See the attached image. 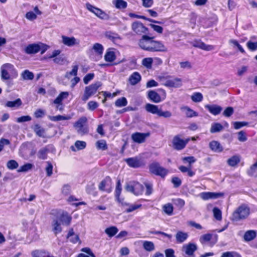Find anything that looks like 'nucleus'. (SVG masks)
<instances>
[{"label": "nucleus", "mask_w": 257, "mask_h": 257, "mask_svg": "<svg viewBox=\"0 0 257 257\" xmlns=\"http://www.w3.org/2000/svg\"><path fill=\"white\" fill-rule=\"evenodd\" d=\"M191 99L195 102H199L203 100V95L200 92H195L191 95Z\"/></svg>", "instance_id": "49"}, {"label": "nucleus", "mask_w": 257, "mask_h": 257, "mask_svg": "<svg viewBox=\"0 0 257 257\" xmlns=\"http://www.w3.org/2000/svg\"><path fill=\"white\" fill-rule=\"evenodd\" d=\"M22 104V102L20 98H18L14 101H8L5 106L11 108H18Z\"/></svg>", "instance_id": "33"}, {"label": "nucleus", "mask_w": 257, "mask_h": 257, "mask_svg": "<svg viewBox=\"0 0 257 257\" xmlns=\"http://www.w3.org/2000/svg\"><path fill=\"white\" fill-rule=\"evenodd\" d=\"M101 86L100 82H96L94 83L85 87L84 92L81 99L85 102L97 91L98 88Z\"/></svg>", "instance_id": "3"}, {"label": "nucleus", "mask_w": 257, "mask_h": 257, "mask_svg": "<svg viewBox=\"0 0 257 257\" xmlns=\"http://www.w3.org/2000/svg\"><path fill=\"white\" fill-rule=\"evenodd\" d=\"M163 211L168 215H172L174 210L173 205L170 203L165 204L162 207Z\"/></svg>", "instance_id": "39"}, {"label": "nucleus", "mask_w": 257, "mask_h": 257, "mask_svg": "<svg viewBox=\"0 0 257 257\" xmlns=\"http://www.w3.org/2000/svg\"><path fill=\"white\" fill-rule=\"evenodd\" d=\"M19 166V164L17 162L14 160H10L7 164V167L10 170H14L17 169Z\"/></svg>", "instance_id": "58"}, {"label": "nucleus", "mask_w": 257, "mask_h": 257, "mask_svg": "<svg viewBox=\"0 0 257 257\" xmlns=\"http://www.w3.org/2000/svg\"><path fill=\"white\" fill-rule=\"evenodd\" d=\"M34 131L39 137H44L45 130L41 127L39 124H36L35 125Z\"/></svg>", "instance_id": "43"}, {"label": "nucleus", "mask_w": 257, "mask_h": 257, "mask_svg": "<svg viewBox=\"0 0 257 257\" xmlns=\"http://www.w3.org/2000/svg\"><path fill=\"white\" fill-rule=\"evenodd\" d=\"M67 237L73 243H76L78 242L80 243L81 242L78 235L74 233L73 229L69 230Z\"/></svg>", "instance_id": "27"}, {"label": "nucleus", "mask_w": 257, "mask_h": 257, "mask_svg": "<svg viewBox=\"0 0 257 257\" xmlns=\"http://www.w3.org/2000/svg\"><path fill=\"white\" fill-rule=\"evenodd\" d=\"M193 46L205 51H211L215 49L213 45H206L201 40H196L193 42Z\"/></svg>", "instance_id": "15"}, {"label": "nucleus", "mask_w": 257, "mask_h": 257, "mask_svg": "<svg viewBox=\"0 0 257 257\" xmlns=\"http://www.w3.org/2000/svg\"><path fill=\"white\" fill-rule=\"evenodd\" d=\"M181 68L182 69L189 70L192 68V64L191 62L188 61L180 62Z\"/></svg>", "instance_id": "62"}, {"label": "nucleus", "mask_w": 257, "mask_h": 257, "mask_svg": "<svg viewBox=\"0 0 257 257\" xmlns=\"http://www.w3.org/2000/svg\"><path fill=\"white\" fill-rule=\"evenodd\" d=\"M49 118L52 121H57L62 120H68L70 118V117L58 115L56 116H49Z\"/></svg>", "instance_id": "50"}, {"label": "nucleus", "mask_w": 257, "mask_h": 257, "mask_svg": "<svg viewBox=\"0 0 257 257\" xmlns=\"http://www.w3.org/2000/svg\"><path fill=\"white\" fill-rule=\"evenodd\" d=\"M153 59L151 57L144 58L142 61V64L148 69H151L152 68Z\"/></svg>", "instance_id": "38"}, {"label": "nucleus", "mask_w": 257, "mask_h": 257, "mask_svg": "<svg viewBox=\"0 0 257 257\" xmlns=\"http://www.w3.org/2000/svg\"><path fill=\"white\" fill-rule=\"evenodd\" d=\"M105 36L107 38L114 42L117 40L120 39V36L118 34L110 31L107 32L105 33Z\"/></svg>", "instance_id": "40"}, {"label": "nucleus", "mask_w": 257, "mask_h": 257, "mask_svg": "<svg viewBox=\"0 0 257 257\" xmlns=\"http://www.w3.org/2000/svg\"><path fill=\"white\" fill-rule=\"evenodd\" d=\"M197 249L198 247L196 243L189 242L182 246V251L184 253L185 257H195L194 253Z\"/></svg>", "instance_id": "7"}, {"label": "nucleus", "mask_w": 257, "mask_h": 257, "mask_svg": "<svg viewBox=\"0 0 257 257\" xmlns=\"http://www.w3.org/2000/svg\"><path fill=\"white\" fill-rule=\"evenodd\" d=\"M1 77L4 80H8L11 75H17V72L14 65L10 63H6L1 67Z\"/></svg>", "instance_id": "5"}, {"label": "nucleus", "mask_w": 257, "mask_h": 257, "mask_svg": "<svg viewBox=\"0 0 257 257\" xmlns=\"http://www.w3.org/2000/svg\"><path fill=\"white\" fill-rule=\"evenodd\" d=\"M239 161L240 159L239 157L237 156H234L227 160V163L229 166L233 167L236 165L239 162Z\"/></svg>", "instance_id": "51"}, {"label": "nucleus", "mask_w": 257, "mask_h": 257, "mask_svg": "<svg viewBox=\"0 0 257 257\" xmlns=\"http://www.w3.org/2000/svg\"><path fill=\"white\" fill-rule=\"evenodd\" d=\"M22 76L25 80H32L34 77V74L28 70H25L22 73Z\"/></svg>", "instance_id": "52"}, {"label": "nucleus", "mask_w": 257, "mask_h": 257, "mask_svg": "<svg viewBox=\"0 0 257 257\" xmlns=\"http://www.w3.org/2000/svg\"><path fill=\"white\" fill-rule=\"evenodd\" d=\"M61 38L62 43L67 46L73 47L79 44V41L74 37H69L63 35Z\"/></svg>", "instance_id": "13"}, {"label": "nucleus", "mask_w": 257, "mask_h": 257, "mask_svg": "<svg viewBox=\"0 0 257 257\" xmlns=\"http://www.w3.org/2000/svg\"><path fill=\"white\" fill-rule=\"evenodd\" d=\"M249 213V207L246 204H241L233 211L231 220L233 221H238L245 219L248 216Z\"/></svg>", "instance_id": "2"}, {"label": "nucleus", "mask_w": 257, "mask_h": 257, "mask_svg": "<svg viewBox=\"0 0 257 257\" xmlns=\"http://www.w3.org/2000/svg\"><path fill=\"white\" fill-rule=\"evenodd\" d=\"M144 185L146 187L145 195L147 196L151 195L153 192V184L151 182H146L144 183Z\"/></svg>", "instance_id": "47"}, {"label": "nucleus", "mask_w": 257, "mask_h": 257, "mask_svg": "<svg viewBox=\"0 0 257 257\" xmlns=\"http://www.w3.org/2000/svg\"><path fill=\"white\" fill-rule=\"evenodd\" d=\"M223 129V125L218 122H214L212 123L210 132L211 133H216L222 131Z\"/></svg>", "instance_id": "32"}, {"label": "nucleus", "mask_w": 257, "mask_h": 257, "mask_svg": "<svg viewBox=\"0 0 257 257\" xmlns=\"http://www.w3.org/2000/svg\"><path fill=\"white\" fill-rule=\"evenodd\" d=\"M99 106V104L95 101H90L88 102L87 109L90 111H93Z\"/></svg>", "instance_id": "59"}, {"label": "nucleus", "mask_w": 257, "mask_h": 257, "mask_svg": "<svg viewBox=\"0 0 257 257\" xmlns=\"http://www.w3.org/2000/svg\"><path fill=\"white\" fill-rule=\"evenodd\" d=\"M145 109L149 113L158 115L160 108H159L157 105L151 103H147L145 105Z\"/></svg>", "instance_id": "24"}, {"label": "nucleus", "mask_w": 257, "mask_h": 257, "mask_svg": "<svg viewBox=\"0 0 257 257\" xmlns=\"http://www.w3.org/2000/svg\"><path fill=\"white\" fill-rule=\"evenodd\" d=\"M94 52L99 55H101L103 52V47L99 43H95L92 47Z\"/></svg>", "instance_id": "45"}, {"label": "nucleus", "mask_w": 257, "mask_h": 257, "mask_svg": "<svg viewBox=\"0 0 257 257\" xmlns=\"http://www.w3.org/2000/svg\"><path fill=\"white\" fill-rule=\"evenodd\" d=\"M150 135L149 132L146 133L136 132L132 135L131 138L134 142L142 144L145 142L146 138L150 137Z\"/></svg>", "instance_id": "11"}, {"label": "nucleus", "mask_w": 257, "mask_h": 257, "mask_svg": "<svg viewBox=\"0 0 257 257\" xmlns=\"http://www.w3.org/2000/svg\"><path fill=\"white\" fill-rule=\"evenodd\" d=\"M142 79V76L138 72L133 73L129 77L128 81L132 85H135L139 83Z\"/></svg>", "instance_id": "21"}, {"label": "nucleus", "mask_w": 257, "mask_h": 257, "mask_svg": "<svg viewBox=\"0 0 257 257\" xmlns=\"http://www.w3.org/2000/svg\"><path fill=\"white\" fill-rule=\"evenodd\" d=\"M112 4L118 9H124L127 7V3L123 0H113Z\"/></svg>", "instance_id": "35"}, {"label": "nucleus", "mask_w": 257, "mask_h": 257, "mask_svg": "<svg viewBox=\"0 0 257 257\" xmlns=\"http://www.w3.org/2000/svg\"><path fill=\"white\" fill-rule=\"evenodd\" d=\"M212 237V234L210 233H207L201 235L199 238V240L202 244L208 242L211 240Z\"/></svg>", "instance_id": "56"}, {"label": "nucleus", "mask_w": 257, "mask_h": 257, "mask_svg": "<svg viewBox=\"0 0 257 257\" xmlns=\"http://www.w3.org/2000/svg\"><path fill=\"white\" fill-rule=\"evenodd\" d=\"M51 148L52 146L50 145H47L41 148L37 153V157L41 160L47 159L48 153Z\"/></svg>", "instance_id": "17"}, {"label": "nucleus", "mask_w": 257, "mask_h": 257, "mask_svg": "<svg viewBox=\"0 0 257 257\" xmlns=\"http://www.w3.org/2000/svg\"><path fill=\"white\" fill-rule=\"evenodd\" d=\"M188 236L189 235L187 232L181 231H178L175 235L176 241L179 243L184 242L188 238Z\"/></svg>", "instance_id": "25"}, {"label": "nucleus", "mask_w": 257, "mask_h": 257, "mask_svg": "<svg viewBox=\"0 0 257 257\" xmlns=\"http://www.w3.org/2000/svg\"><path fill=\"white\" fill-rule=\"evenodd\" d=\"M166 86L178 88L182 85V79L179 78L168 79L164 83Z\"/></svg>", "instance_id": "14"}, {"label": "nucleus", "mask_w": 257, "mask_h": 257, "mask_svg": "<svg viewBox=\"0 0 257 257\" xmlns=\"http://www.w3.org/2000/svg\"><path fill=\"white\" fill-rule=\"evenodd\" d=\"M132 30L138 35H142L146 34L148 32V28H146L144 25L140 22L137 21L132 24Z\"/></svg>", "instance_id": "12"}, {"label": "nucleus", "mask_w": 257, "mask_h": 257, "mask_svg": "<svg viewBox=\"0 0 257 257\" xmlns=\"http://www.w3.org/2000/svg\"><path fill=\"white\" fill-rule=\"evenodd\" d=\"M72 217L67 212H63L59 217V220L62 224L69 225L71 223Z\"/></svg>", "instance_id": "23"}, {"label": "nucleus", "mask_w": 257, "mask_h": 257, "mask_svg": "<svg viewBox=\"0 0 257 257\" xmlns=\"http://www.w3.org/2000/svg\"><path fill=\"white\" fill-rule=\"evenodd\" d=\"M148 98L155 103H159L162 101L160 95L154 90L148 91Z\"/></svg>", "instance_id": "22"}, {"label": "nucleus", "mask_w": 257, "mask_h": 257, "mask_svg": "<svg viewBox=\"0 0 257 257\" xmlns=\"http://www.w3.org/2000/svg\"><path fill=\"white\" fill-rule=\"evenodd\" d=\"M255 39V36H252L250 37V40L246 43V47L250 51L257 50V41H253V40Z\"/></svg>", "instance_id": "30"}, {"label": "nucleus", "mask_w": 257, "mask_h": 257, "mask_svg": "<svg viewBox=\"0 0 257 257\" xmlns=\"http://www.w3.org/2000/svg\"><path fill=\"white\" fill-rule=\"evenodd\" d=\"M104 58L106 62L109 63L113 62L116 59V50L113 48L107 49Z\"/></svg>", "instance_id": "16"}, {"label": "nucleus", "mask_w": 257, "mask_h": 257, "mask_svg": "<svg viewBox=\"0 0 257 257\" xmlns=\"http://www.w3.org/2000/svg\"><path fill=\"white\" fill-rule=\"evenodd\" d=\"M96 146L98 149L105 150L107 147L106 141L103 140L98 141L96 143Z\"/></svg>", "instance_id": "57"}, {"label": "nucleus", "mask_w": 257, "mask_h": 257, "mask_svg": "<svg viewBox=\"0 0 257 257\" xmlns=\"http://www.w3.org/2000/svg\"><path fill=\"white\" fill-rule=\"evenodd\" d=\"M210 149L215 152H221L223 151V148L220 144L216 141H212L209 143Z\"/></svg>", "instance_id": "26"}, {"label": "nucleus", "mask_w": 257, "mask_h": 257, "mask_svg": "<svg viewBox=\"0 0 257 257\" xmlns=\"http://www.w3.org/2000/svg\"><path fill=\"white\" fill-rule=\"evenodd\" d=\"M233 124L234 128L235 130H238L243 126H247L248 123L245 121H235Z\"/></svg>", "instance_id": "63"}, {"label": "nucleus", "mask_w": 257, "mask_h": 257, "mask_svg": "<svg viewBox=\"0 0 257 257\" xmlns=\"http://www.w3.org/2000/svg\"><path fill=\"white\" fill-rule=\"evenodd\" d=\"M126 205H128V208L126 209L125 212L126 213H130L131 212H133L142 207V204H125Z\"/></svg>", "instance_id": "55"}, {"label": "nucleus", "mask_w": 257, "mask_h": 257, "mask_svg": "<svg viewBox=\"0 0 257 257\" xmlns=\"http://www.w3.org/2000/svg\"><path fill=\"white\" fill-rule=\"evenodd\" d=\"M111 182V179L109 177H106L99 185V189L101 191H105V187Z\"/></svg>", "instance_id": "48"}, {"label": "nucleus", "mask_w": 257, "mask_h": 257, "mask_svg": "<svg viewBox=\"0 0 257 257\" xmlns=\"http://www.w3.org/2000/svg\"><path fill=\"white\" fill-rule=\"evenodd\" d=\"M127 104V101L124 97H122L117 99L115 102V106L118 107L125 106Z\"/></svg>", "instance_id": "44"}, {"label": "nucleus", "mask_w": 257, "mask_h": 257, "mask_svg": "<svg viewBox=\"0 0 257 257\" xmlns=\"http://www.w3.org/2000/svg\"><path fill=\"white\" fill-rule=\"evenodd\" d=\"M40 49V46L38 44H29L25 48V52L27 54H34L39 52Z\"/></svg>", "instance_id": "18"}, {"label": "nucleus", "mask_w": 257, "mask_h": 257, "mask_svg": "<svg viewBox=\"0 0 257 257\" xmlns=\"http://www.w3.org/2000/svg\"><path fill=\"white\" fill-rule=\"evenodd\" d=\"M118 229L115 226H111L105 229V232L108 235L109 237H111L115 235L118 232Z\"/></svg>", "instance_id": "42"}, {"label": "nucleus", "mask_w": 257, "mask_h": 257, "mask_svg": "<svg viewBox=\"0 0 257 257\" xmlns=\"http://www.w3.org/2000/svg\"><path fill=\"white\" fill-rule=\"evenodd\" d=\"M142 242L143 248L146 251L151 252L155 250V244L152 241L145 240Z\"/></svg>", "instance_id": "34"}, {"label": "nucleus", "mask_w": 257, "mask_h": 257, "mask_svg": "<svg viewBox=\"0 0 257 257\" xmlns=\"http://www.w3.org/2000/svg\"><path fill=\"white\" fill-rule=\"evenodd\" d=\"M213 216L214 218L218 221L222 219V212L217 207H214L213 209Z\"/></svg>", "instance_id": "53"}, {"label": "nucleus", "mask_w": 257, "mask_h": 257, "mask_svg": "<svg viewBox=\"0 0 257 257\" xmlns=\"http://www.w3.org/2000/svg\"><path fill=\"white\" fill-rule=\"evenodd\" d=\"M223 195V193L215 192H203L200 194L201 198L205 200H208L209 199L218 198Z\"/></svg>", "instance_id": "19"}, {"label": "nucleus", "mask_w": 257, "mask_h": 257, "mask_svg": "<svg viewBox=\"0 0 257 257\" xmlns=\"http://www.w3.org/2000/svg\"><path fill=\"white\" fill-rule=\"evenodd\" d=\"M121 185L119 180H118L116 182L115 190V197L117 201L119 202H121V199L119 198L121 192Z\"/></svg>", "instance_id": "37"}, {"label": "nucleus", "mask_w": 257, "mask_h": 257, "mask_svg": "<svg viewBox=\"0 0 257 257\" xmlns=\"http://www.w3.org/2000/svg\"><path fill=\"white\" fill-rule=\"evenodd\" d=\"M205 107L213 115H217L219 114L222 110V108L219 105L216 104L209 105L207 104Z\"/></svg>", "instance_id": "20"}, {"label": "nucleus", "mask_w": 257, "mask_h": 257, "mask_svg": "<svg viewBox=\"0 0 257 257\" xmlns=\"http://www.w3.org/2000/svg\"><path fill=\"white\" fill-rule=\"evenodd\" d=\"M138 45L142 49L150 52H166L167 47L159 41L154 40V37L143 35L138 41Z\"/></svg>", "instance_id": "1"}, {"label": "nucleus", "mask_w": 257, "mask_h": 257, "mask_svg": "<svg viewBox=\"0 0 257 257\" xmlns=\"http://www.w3.org/2000/svg\"><path fill=\"white\" fill-rule=\"evenodd\" d=\"M150 172L156 175L164 177L168 173V171L165 168L161 167L158 163H153L149 167Z\"/></svg>", "instance_id": "8"}, {"label": "nucleus", "mask_w": 257, "mask_h": 257, "mask_svg": "<svg viewBox=\"0 0 257 257\" xmlns=\"http://www.w3.org/2000/svg\"><path fill=\"white\" fill-rule=\"evenodd\" d=\"M78 69V65H74L72 66V69L70 72H67L65 74V77L69 79L70 76H76L77 75V71Z\"/></svg>", "instance_id": "54"}, {"label": "nucleus", "mask_w": 257, "mask_h": 257, "mask_svg": "<svg viewBox=\"0 0 257 257\" xmlns=\"http://www.w3.org/2000/svg\"><path fill=\"white\" fill-rule=\"evenodd\" d=\"M247 174L250 176L257 177V162L250 167L247 170Z\"/></svg>", "instance_id": "41"}, {"label": "nucleus", "mask_w": 257, "mask_h": 257, "mask_svg": "<svg viewBox=\"0 0 257 257\" xmlns=\"http://www.w3.org/2000/svg\"><path fill=\"white\" fill-rule=\"evenodd\" d=\"M69 96V92L64 91L61 92L56 98L53 101L54 104H63L62 101L67 98Z\"/></svg>", "instance_id": "31"}, {"label": "nucleus", "mask_w": 257, "mask_h": 257, "mask_svg": "<svg viewBox=\"0 0 257 257\" xmlns=\"http://www.w3.org/2000/svg\"><path fill=\"white\" fill-rule=\"evenodd\" d=\"M125 162L131 167L138 168L141 166V162L137 158H130L126 159H125Z\"/></svg>", "instance_id": "29"}, {"label": "nucleus", "mask_w": 257, "mask_h": 257, "mask_svg": "<svg viewBox=\"0 0 257 257\" xmlns=\"http://www.w3.org/2000/svg\"><path fill=\"white\" fill-rule=\"evenodd\" d=\"M87 118L85 116H83L80 117L74 124V127L77 130V132L79 134L83 135L88 133V127L87 126H85V124L87 122Z\"/></svg>", "instance_id": "6"}, {"label": "nucleus", "mask_w": 257, "mask_h": 257, "mask_svg": "<svg viewBox=\"0 0 257 257\" xmlns=\"http://www.w3.org/2000/svg\"><path fill=\"white\" fill-rule=\"evenodd\" d=\"M190 139H181L179 136H175L172 140V145L174 149L180 151L183 149L188 144Z\"/></svg>", "instance_id": "9"}, {"label": "nucleus", "mask_w": 257, "mask_h": 257, "mask_svg": "<svg viewBox=\"0 0 257 257\" xmlns=\"http://www.w3.org/2000/svg\"><path fill=\"white\" fill-rule=\"evenodd\" d=\"M185 109L186 110V115L188 117H192L194 116H197L198 115L197 112L191 109L189 107H185Z\"/></svg>", "instance_id": "60"}, {"label": "nucleus", "mask_w": 257, "mask_h": 257, "mask_svg": "<svg viewBox=\"0 0 257 257\" xmlns=\"http://www.w3.org/2000/svg\"><path fill=\"white\" fill-rule=\"evenodd\" d=\"M52 225L53 226V231L56 235L62 231V228L58 219H54Z\"/></svg>", "instance_id": "36"}, {"label": "nucleus", "mask_w": 257, "mask_h": 257, "mask_svg": "<svg viewBox=\"0 0 257 257\" xmlns=\"http://www.w3.org/2000/svg\"><path fill=\"white\" fill-rule=\"evenodd\" d=\"M173 203L179 208H182L185 205V201L181 198H177L173 200Z\"/></svg>", "instance_id": "64"}, {"label": "nucleus", "mask_w": 257, "mask_h": 257, "mask_svg": "<svg viewBox=\"0 0 257 257\" xmlns=\"http://www.w3.org/2000/svg\"><path fill=\"white\" fill-rule=\"evenodd\" d=\"M34 165L31 163H27L22 166H21L19 169L17 170L18 172H26L28 171L31 170Z\"/></svg>", "instance_id": "46"}, {"label": "nucleus", "mask_w": 257, "mask_h": 257, "mask_svg": "<svg viewBox=\"0 0 257 257\" xmlns=\"http://www.w3.org/2000/svg\"><path fill=\"white\" fill-rule=\"evenodd\" d=\"M125 190L135 195L138 196L143 194L144 186L138 182L131 181L125 186Z\"/></svg>", "instance_id": "4"}, {"label": "nucleus", "mask_w": 257, "mask_h": 257, "mask_svg": "<svg viewBox=\"0 0 257 257\" xmlns=\"http://www.w3.org/2000/svg\"><path fill=\"white\" fill-rule=\"evenodd\" d=\"M47 166L45 168L47 176L48 177L51 176L53 174V165L49 161L46 162Z\"/></svg>", "instance_id": "61"}, {"label": "nucleus", "mask_w": 257, "mask_h": 257, "mask_svg": "<svg viewBox=\"0 0 257 257\" xmlns=\"http://www.w3.org/2000/svg\"><path fill=\"white\" fill-rule=\"evenodd\" d=\"M86 7L88 11L94 14L97 17L102 20H106L108 18V15L104 12L89 3L86 4Z\"/></svg>", "instance_id": "10"}, {"label": "nucleus", "mask_w": 257, "mask_h": 257, "mask_svg": "<svg viewBox=\"0 0 257 257\" xmlns=\"http://www.w3.org/2000/svg\"><path fill=\"white\" fill-rule=\"evenodd\" d=\"M256 231L254 230L246 231L243 235V239L246 241H250L254 239L256 236Z\"/></svg>", "instance_id": "28"}]
</instances>
